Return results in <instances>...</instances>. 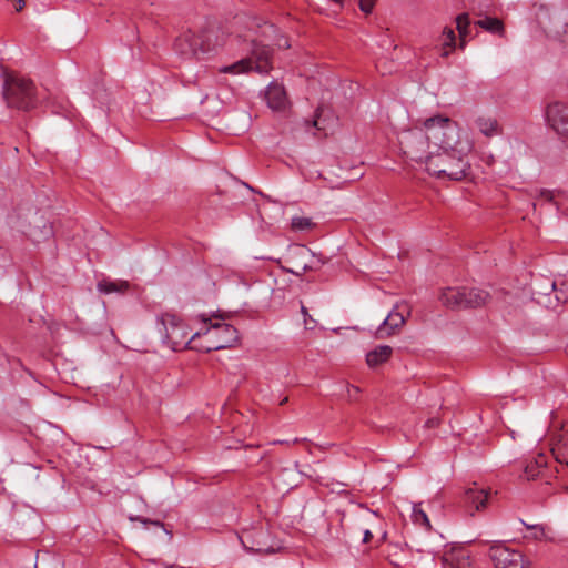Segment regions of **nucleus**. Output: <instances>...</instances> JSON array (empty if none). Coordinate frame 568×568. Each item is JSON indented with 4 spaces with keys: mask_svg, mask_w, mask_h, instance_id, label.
I'll return each instance as SVG.
<instances>
[{
    "mask_svg": "<svg viewBox=\"0 0 568 568\" xmlns=\"http://www.w3.org/2000/svg\"><path fill=\"white\" fill-rule=\"evenodd\" d=\"M457 134V123L447 116L426 119L422 126H415L400 134L399 144L405 156L424 164L427 172H445L436 158L443 143L449 144Z\"/></svg>",
    "mask_w": 568,
    "mask_h": 568,
    "instance_id": "f257e3e1",
    "label": "nucleus"
},
{
    "mask_svg": "<svg viewBox=\"0 0 568 568\" xmlns=\"http://www.w3.org/2000/svg\"><path fill=\"white\" fill-rule=\"evenodd\" d=\"M473 150V142L467 134H463L462 129L457 124V134L449 144L443 143L439 152H436V158L442 163V169L445 172H428L439 179H448L460 181L467 176L470 169L467 155Z\"/></svg>",
    "mask_w": 568,
    "mask_h": 568,
    "instance_id": "f03ea898",
    "label": "nucleus"
},
{
    "mask_svg": "<svg viewBox=\"0 0 568 568\" xmlns=\"http://www.w3.org/2000/svg\"><path fill=\"white\" fill-rule=\"evenodd\" d=\"M243 42L246 43L243 49L246 55L230 65L221 67L219 72L233 75L248 73L251 71L261 74L268 73L272 69V50L270 47L256 38H245Z\"/></svg>",
    "mask_w": 568,
    "mask_h": 568,
    "instance_id": "7ed1b4c3",
    "label": "nucleus"
},
{
    "mask_svg": "<svg viewBox=\"0 0 568 568\" xmlns=\"http://www.w3.org/2000/svg\"><path fill=\"white\" fill-rule=\"evenodd\" d=\"M156 329L161 336L163 344L170 349L179 352L189 347L196 349V341L201 338L202 331L195 332L192 336H189L186 325L172 313H163L156 318Z\"/></svg>",
    "mask_w": 568,
    "mask_h": 568,
    "instance_id": "20e7f679",
    "label": "nucleus"
},
{
    "mask_svg": "<svg viewBox=\"0 0 568 568\" xmlns=\"http://www.w3.org/2000/svg\"><path fill=\"white\" fill-rule=\"evenodd\" d=\"M225 43L223 33L215 30H206L201 33L185 31L181 33L175 42V51L185 58L201 59L207 53L215 51Z\"/></svg>",
    "mask_w": 568,
    "mask_h": 568,
    "instance_id": "39448f33",
    "label": "nucleus"
},
{
    "mask_svg": "<svg viewBox=\"0 0 568 568\" xmlns=\"http://www.w3.org/2000/svg\"><path fill=\"white\" fill-rule=\"evenodd\" d=\"M219 317L217 315L206 316L205 314L199 316L200 321L205 325L204 328L200 329L202 331L201 337L205 339L195 346L197 351L211 352L229 348L237 341L239 334L234 326L219 321L213 322V320Z\"/></svg>",
    "mask_w": 568,
    "mask_h": 568,
    "instance_id": "423d86ee",
    "label": "nucleus"
},
{
    "mask_svg": "<svg viewBox=\"0 0 568 568\" xmlns=\"http://www.w3.org/2000/svg\"><path fill=\"white\" fill-rule=\"evenodd\" d=\"M3 98L9 108L24 111L34 108L38 101L33 82L19 77L4 80Z\"/></svg>",
    "mask_w": 568,
    "mask_h": 568,
    "instance_id": "0eeeda50",
    "label": "nucleus"
},
{
    "mask_svg": "<svg viewBox=\"0 0 568 568\" xmlns=\"http://www.w3.org/2000/svg\"><path fill=\"white\" fill-rule=\"evenodd\" d=\"M489 558L495 568H530V561L519 551L509 548L501 541L494 542L489 548Z\"/></svg>",
    "mask_w": 568,
    "mask_h": 568,
    "instance_id": "6e6552de",
    "label": "nucleus"
},
{
    "mask_svg": "<svg viewBox=\"0 0 568 568\" xmlns=\"http://www.w3.org/2000/svg\"><path fill=\"white\" fill-rule=\"evenodd\" d=\"M27 224L21 223L18 227L26 233L31 241L41 242L52 235V226L38 212L30 211L27 214Z\"/></svg>",
    "mask_w": 568,
    "mask_h": 568,
    "instance_id": "1a4fd4ad",
    "label": "nucleus"
},
{
    "mask_svg": "<svg viewBox=\"0 0 568 568\" xmlns=\"http://www.w3.org/2000/svg\"><path fill=\"white\" fill-rule=\"evenodd\" d=\"M546 119L550 128L562 138H568V104L554 102L547 106Z\"/></svg>",
    "mask_w": 568,
    "mask_h": 568,
    "instance_id": "9d476101",
    "label": "nucleus"
},
{
    "mask_svg": "<svg viewBox=\"0 0 568 568\" xmlns=\"http://www.w3.org/2000/svg\"><path fill=\"white\" fill-rule=\"evenodd\" d=\"M407 315H409L407 306L405 304H397L377 328L376 336L385 338L395 334L405 324Z\"/></svg>",
    "mask_w": 568,
    "mask_h": 568,
    "instance_id": "9b49d317",
    "label": "nucleus"
},
{
    "mask_svg": "<svg viewBox=\"0 0 568 568\" xmlns=\"http://www.w3.org/2000/svg\"><path fill=\"white\" fill-rule=\"evenodd\" d=\"M489 490L479 487L476 483L468 487L464 494V503L466 510L470 516L486 508L488 503Z\"/></svg>",
    "mask_w": 568,
    "mask_h": 568,
    "instance_id": "f8f14e48",
    "label": "nucleus"
},
{
    "mask_svg": "<svg viewBox=\"0 0 568 568\" xmlns=\"http://www.w3.org/2000/svg\"><path fill=\"white\" fill-rule=\"evenodd\" d=\"M265 101L273 111L284 112L290 106V100L285 88L276 82H271L265 90Z\"/></svg>",
    "mask_w": 568,
    "mask_h": 568,
    "instance_id": "ddd939ff",
    "label": "nucleus"
},
{
    "mask_svg": "<svg viewBox=\"0 0 568 568\" xmlns=\"http://www.w3.org/2000/svg\"><path fill=\"white\" fill-rule=\"evenodd\" d=\"M467 287H446L439 300L444 306L453 310L466 308Z\"/></svg>",
    "mask_w": 568,
    "mask_h": 568,
    "instance_id": "4468645a",
    "label": "nucleus"
},
{
    "mask_svg": "<svg viewBox=\"0 0 568 568\" xmlns=\"http://www.w3.org/2000/svg\"><path fill=\"white\" fill-rule=\"evenodd\" d=\"M444 568H467L470 566L469 556L462 549L445 552L442 558Z\"/></svg>",
    "mask_w": 568,
    "mask_h": 568,
    "instance_id": "2eb2a0df",
    "label": "nucleus"
},
{
    "mask_svg": "<svg viewBox=\"0 0 568 568\" xmlns=\"http://www.w3.org/2000/svg\"><path fill=\"white\" fill-rule=\"evenodd\" d=\"M475 123L479 132L487 138L496 136L501 132L498 121L493 116H479Z\"/></svg>",
    "mask_w": 568,
    "mask_h": 568,
    "instance_id": "dca6fc26",
    "label": "nucleus"
},
{
    "mask_svg": "<svg viewBox=\"0 0 568 568\" xmlns=\"http://www.w3.org/2000/svg\"><path fill=\"white\" fill-rule=\"evenodd\" d=\"M393 348L387 345H381L367 353L366 362L369 367H376L389 359Z\"/></svg>",
    "mask_w": 568,
    "mask_h": 568,
    "instance_id": "f3484780",
    "label": "nucleus"
},
{
    "mask_svg": "<svg viewBox=\"0 0 568 568\" xmlns=\"http://www.w3.org/2000/svg\"><path fill=\"white\" fill-rule=\"evenodd\" d=\"M129 282L123 280H102L97 285L98 291L103 294L124 293L129 290Z\"/></svg>",
    "mask_w": 568,
    "mask_h": 568,
    "instance_id": "a211bd4d",
    "label": "nucleus"
},
{
    "mask_svg": "<svg viewBox=\"0 0 568 568\" xmlns=\"http://www.w3.org/2000/svg\"><path fill=\"white\" fill-rule=\"evenodd\" d=\"M489 297V293L484 290L467 287L466 308L484 306L488 302Z\"/></svg>",
    "mask_w": 568,
    "mask_h": 568,
    "instance_id": "6ab92c4d",
    "label": "nucleus"
},
{
    "mask_svg": "<svg viewBox=\"0 0 568 568\" xmlns=\"http://www.w3.org/2000/svg\"><path fill=\"white\" fill-rule=\"evenodd\" d=\"M256 536H263V531H243L239 538L246 550L254 552L264 551L265 549L262 547L261 542L255 539Z\"/></svg>",
    "mask_w": 568,
    "mask_h": 568,
    "instance_id": "aec40b11",
    "label": "nucleus"
},
{
    "mask_svg": "<svg viewBox=\"0 0 568 568\" xmlns=\"http://www.w3.org/2000/svg\"><path fill=\"white\" fill-rule=\"evenodd\" d=\"M556 460L568 468V428L564 429L558 446L552 449Z\"/></svg>",
    "mask_w": 568,
    "mask_h": 568,
    "instance_id": "412c9836",
    "label": "nucleus"
},
{
    "mask_svg": "<svg viewBox=\"0 0 568 568\" xmlns=\"http://www.w3.org/2000/svg\"><path fill=\"white\" fill-rule=\"evenodd\" d=\"M439 41L442 47V55L446 58L455 48L456 37L454 30L448 27L444 28Z\"/></svg>",
    "mask_w": 568,
    "mask_h": 568,
    "instance_id": "4be33fe9",
    "label": "nucleus"
},
{
    "mask_svg": "<svg viewBox=\"0 0 568 568\" xmlns=\"http://www.w3.org/2000/svg\"><path fill=\"white\" fill-rule=\"evenodd\" d=\"M412 518L415 525L423 527L426 530L432 529V525L429 521V518L427 514L422 508V504H414L413 511H412Z\"/></svg>",
    "mask_w": 568,
    "mask_h": 568,
    "instance_id": "5701e85b",
    "label": "nucleus"
},
{
    "mask_svg": "<svg viewBox=\"0 0 568 568\" xmlns=\"http://www.w3.org/2000/svg\"><path fill=\"white\" fill-rule=\"evenodd\" d=\"M480 28L491 32L501 34L504 32L503 22L497 18L485 17L476 22Z\"/></svg>",
    "mask_w": 568,
    "mask_h": 568,
    "instance_id": "b1692460",
    "label": "nucleus"
},
{
    "mask_svg": "<svg viewBox=\"0 0 568 568\" xmlns=\"http://www.w3.org/2000/svg\"><path fill=\"white\" fill-rule=\"evenodd\" d=\"M456 27L462 39L468 34V27L470 24L467 13H462L456 18Z\"/></svg>",
    "mask_w": 568,
    "mask_h": 568,
    "instance_id": "393cba45",
    "label": "nucleus"
},
{
    "mask_svg": "<svg viewBox=\"0 0 568 568\" xmlns=\"http://www.w3.org/2000/svg\"><path fill=\"white\" fill-rule=\"evenodd\" d=\"M313 225V222L310 217L306 216H294L292 219V227L294 230H308Z\"/></svg>",
    "mask_w": 568,
    "mask_h": 568,
    "instance_id": "a878e982",
    "label": "nucleus"
},
{
    "mask_svg": "<svg viewBox=\"0 0 568 568\" xmlns=\"http://www.w3.org/2000/svg\"><path fill=\"white\" fill-rule=\"evenodd\" d=\"M546 464L545 457L540 456L539 459L535 462V464L527 465L525 473L528 479L535 478L538 476V468L542 467Z\"/></svg>",
    "mask_w": 568,
    "mask_h": 568,
    "instance_id": "bb28decb",
    "label": "nucleus"
},
{
    "mask_svg": "<svg viewBox=\"0 0 568 568\" xmlns=\"http://www.w3.org/2000/svg\"><path fill=\"white\" fill-rule=\"evenodd\" d=\"M551 288L556 292V298L561 302L568 301V284L561 283L560 287H558L557 283H551Z\"/></svg>",
    "mask_w": 568,
    "mask_h": 568,
    "instance_id": "cd10ccee",
    "label": "nucleus"
},
{
    "mask_svg": "<svg viewBox=\"0 0 568 568\" xmlns=\"http://www.w3.org/2000/svg\"><path fill=\"white\" fill-rule=\"evenodd\" d=\"M376 0H359V8L365 13H371Z\"/></svg>",
    "mask_w": 568,
    "mask_h": 568,
    "instance_id": "c85d7f7f",
    "label": "nucleus"
},
{
    "mask_svg": "<svg viewBox=\"0 0 568 568\" xmlns=\"http://www.w3.org/2000/svg\"><path fill=\"white\" fill-rule=\"evenodd\" d=\"M346 392H347L348 399L349 400H355V399H357V396L359 394V388L357 386L347 384L346 385Z\"/></svg>",
    "mask_w": 568,
    "mask_h": 568,
    "instance_id": "c756f323",
    "label": "nucleus"
},
{
    "mask_svg": "<svg viewBox=\"0 0 568 568\" xmlns=\"http://www.w3.org/2000/svg\"><path fill=\"white\" fill-rule=\"evenodd\" d=\"M538 197L550 202L554 199V192L550 190L541 189L538 191Z\"/></svg>",
    "mask_w": 568,
    "mask_h": 568,
    "instance_id": "7c9ffc66",
    "label": "nucleus"
},
{
    "mask_svg": "<svg viewBox=\"0 0 568 568\" xmlns=\"http://www.w3.org/2000/svg\"><path fill=\"white\" fill-rule=\"evenodd\" d=\"M301 313L304 316V324L306 328H312L310 325V322L315 323V321L312 318V316L308 314L307 308L302 304L301 306Z\"/></svg>",
    "mask_w": 568,
    "mask_h": 568,
    "instance_id": "2f4dec72",
    "label": "nucleus"
},
{
    "mask_svg": "<svg viewBox=\"0 0 568 568\" xmlns=\"http://www.w3.org/2000/svg\"><path fill=\"white\" fill-rule=\"evenodd\" d=\"M528 528L534 530V537L536 539L541 538V536H544V529L540 526L534 525V526H528Z\"/></svg>",
    "mask_w": 568,
    "mask_h": 568,
    "instance_id": "473e14b6",
    "label": "nucleus"
},
{
    "mask_svg": "<svg viewBox=\"0 0 568 568\" xmlns=\"http://www.w3.org/2000/svg\"><path fill=\"white\" fill-rule=\"evenodd\" d=\"M263 36H268L270 33H274L275 32V28L273 24H268V23H265L263 26Z\"/></svg>",
    "mask_w": 568,
    "mask_h": 568,
    "instance_id": "72a5a7b5",
    "label": "nucleus"
},
{
    "mask_svg": "<svg viewBox=\"0 0 568 568\" xmlns=\"http://www.w3.org/2000/svg\"><path fill=\"white\" fill-rule=\"evenodd\" d=\"M26 6L24 0H16V11H21Z\"/></svg>",
    "mask_w": 568,
    "mask_h": 568,
    "instance_id": "f704fd0d",
    "label": "nucleus"
},
{
    "mask_svg": "<svg viewBox=\"0 0 568 568\" xmlns=\"http://www.w3.org/2000/svg\"><path fill=\"white\" fill-rule=\"evenodd\" d=\"M141 521H142L144 525H146V524H149V523H150V524H152V525H154V526H161V527H163V524H162V523H160V521H158V520H156V521H151V520H149V519L143 518V519H141Z\"/></svg>",
    "mask_w": 568,
    "mask_h": 568,
    "instance_id": "c9c22d12",
    "label": "nucleus"
},
{
    "mask_svg": "<svg viewBox=\"0 0 568 568\" xmlns=\"http://www.w3.org/2000/svg\"><path fill=\"white\" fill-rule=\"evenodd\" d=\"M372 538H373L372 532H371L369 530H366V531L364 532L363 541H364V542H368Z\"/></svg>",
    "mask_w": 568,
    "mask_h": 568,
    "instance_id": "e433bc0d",
    "label": "nucleus"
},
{
    "mask_svg": "<svg viewBox=\"0 0 568 568\" xmlns=\"http://www.w3.org/2000/svg\"><path fill=\"white\" fill-rule=\"evenodd\" d=\"M312 125H313L314 128H316L317 130H322V128L320 126V122H318V120H314V121L312 122Z\"/></svg>",
    "mask_w": 568,
    "mask_h": 568,
    "instance_id": "4c0bfd02",
    "label": "nucleus"
},
{
    "mask_svg": "<svg viewBox=\"0 0 568 568\" xmlns=\"http://www.w3.org/2000/svg\"><path fill=\"white\" fill-rule=\"evenodd\" d=\"M278 45L280 47H285V48H290V44L287 43V40L284 39V43H281V41L278 42Z\"/></svg>",
    "mask_w": 568,
    "mask_h": 568,
    "instance_id": "58836bf2",
    "label": "nucleus"
},
{
    "mask_svg": "<svg viewBox=\"0 0 568 568\" xmlns=\"http://www.w3.org/2000/svg\"><path fill=\"white\" fill-rule=\"evenodd\" d=\"M286 402H287V397H285L284 399H282L281 405L285 404Z\"/></svg>",
    "mask_w": 568,
    "mask_h": 568,
    "instance_id": "ea45409f",
    "label": "nucleus"
}]
</instances>
